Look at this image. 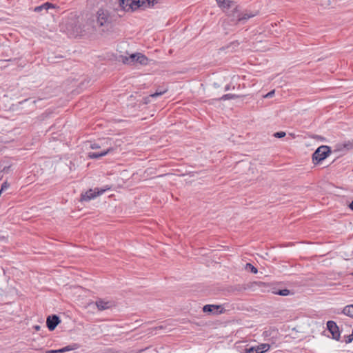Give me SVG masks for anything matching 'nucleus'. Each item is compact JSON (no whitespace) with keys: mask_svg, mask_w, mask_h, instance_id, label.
<instances>
[{"mask_svg":"<svg viewBox=\"0 0 353 353\" xmlns=\"http://www.w3.org/2000/svg\"><path fill=\"white\" fill-rule=\"evenodd\" d=\"M111 23L110 13L103 8L98 10L97 12V24L99 26H107Z\"/></svg>","mask_w":353,"mask_h":353,"instance_id":"20e7f679","label":"nucleus"},{"mask_svg":"<svg viewBox=\"0 0 353 353\" xmlns=\"http://www.w3.org/2000/svg\"><path fill=\"white\" fill-rule=\"evenodd\" d=\"M203 311L205 313H213L214 314H220L223 313L224 310L221 307V305H205Z\"/></svg>","mask_w":353,"mask_h":353,"instance_id":"0eeeda50","label":"nucleus"},{"mask_svg":"<svg viewBox=\"0 0 353 353\" xmlns=\"http://www.w3.org/2000/svg\"><path fill=\"white\" fill-rule=\"evenodd\" d=\"M225 8H229L227 6V3H225Z\"/></svg>","mask_w":353,"mask_h":353,"instance_id":"2f4dec72","label":"nucleus"},{"mask_svg":"<svg viewBox=\"0 0 353 353\" xmlns=\"http://www.w3.org/2000/svg\"><path fill=\"white\" fill-rule=\"evenodd\" d=\"M112 150H113L112 148L110 147V148H108L107 150H103V152H89L88 157L90 159H99V158L105 156L106 154H108L109 152H110Z\"/></svg>","mask_w":353,"mask_h":353,"instance_id":"9d476101","label":"nucleus"},{"mask_svg":"<svg viewBox=\"0 0 353 353\" xmlns=\"http://www.w3.org/2000/svg\"><path fill=\"white\" fill-rule=\"evenodd\" d=\"M285 134H286L285 132L281 131V132H275L274 134V137L276 138H283L285 136Z\"/></svg>","mask_w":353,"mask_h":353,"instance_id":"412c9836","label":"nucleus"},{"mask_svg":"<svg viewBox=\"0 0 353 353\" xmlns=\"http://www.w3.org/2000/svg\"><path fill=\"white\" fill-rule=\"evenodd\" d=\"M159 2V0H120L119 5L124 11L133 12L152 8Z\"/></svg>","mask_w":353,"mask_h":353,"instance_id":"f257e3e1","label":"nucleus"},{"mask_svg":"<svg viewBox=\"0 0 353 353\" xmlns=\"http://www.w3.org/2000/svg\"><path fill=\"white\" fill-rule=\"evenodd\" d=\"M331 152L330 148L327 145L319 147L312 154V161L314 164L323 161Z\"/></svg>","mask_w":353,"mask_h":353,"instance_id":"f03ea898","label":"nucleus"},{"mask_svg":"<svg viewBox=\"0 0 353 353\" xmlns=\"http://www.w3.org/2000/svg\"><path fill=\"white\" fill-rule=\"evenodd\" d=\"M350 336L353 338V329H352V334H350Z\"/></svg>","mask_w":353,"mask_h":353,"instance_id":"7c9ffc66","label":"nucleus"},{"mask_svg":"<svg viewBox=\"0 0 353 353\" xmlns=\"http://www.w3.org/2000/svg\"><path fill=\"white\" fill-rule=\"evenodd\" d=\"M95 305L99 310L103 311L111 308L114 305V303L111 301H105L102 299H99L96 301Z\"/></svg>","mask_w":353,"mask_h":353,"instance_id":"6e6552de","label":"nucleus"},{"mask_svg":"<svg viewBox=\"0 0 353 353\" xmlns=\"http://www.w3.org/2000/svg\"><path fill=\"white\" fill-rule=\"evenodd\" d=\"M245 353H259L256 347H251L245 350Z\"/></svg>","mask_w":353,"mask_h":353,"instance_id":"aec40b11","label":"nucleus"},{"mask_svg":"<svg viewBox=\"0 0 353 353\" xmlns=\"http://www.w3.org/2000/svg\"><path fill=\"white\" fill-rule=\"evenodd\" d=\"M350 275L353 276V272L350 274Z\"/></svg>","mask_w":353,"mask_h":353,"instance_id":"72a5a7b5","label":"nucleus"},{"mask_svg":"<svg viewBox=\"0 0 353 353\" xmlns=\"http://www.w3.org/2000/svg\"><path fill=\"white\" fill-rule=\"evenodd\" d=\"M105 190L99 188H94V190L90 189L87 192H85L84 194H81V201H90L92 199L96 198L97 196L101 195L103 194Z\"/></svg>","mask_w":353,"mask_h":353,"instance_id":"39448f33","label":"nucleus"},{"mask_svg":"<svg viewBox=\"0 0 353 353\" xmlns=\"http://www.w3.org/2000/svg\"><path fill=\"white\" fill-rule=\"evenodd\" d=\"M34 328L37 330H39L40 329V326L39 325H36L34 326Z\"/></svg>","mask_w":353,"mask_h":353,"instance_id":"c756f323","label":"nucleus"},{"mask_svg":"<svg viewBox=\"0 0 353 353\" xmlns=\"http://www.w3.org/2000/svg\"><path fill=\"white\" fill-rule=\"evenodd\" d=\"M245 269L247 270H250V272H252L254 274H256L258 272L257 269L254 266H253L251 263H249L245 265Z\"/></svg>","mask_w":353,"mask_h":353,"instance_id":"a211bd4d","label":"nucleus"},{"mask_svg":"<svg viewBox=\"0 0 353 353\" xmlns=\"http://www.w3.org/2000/svg\"><path fill=\"white\" fill-rule=\"evenodd\" d=\"M256 347L259 353H264L270 349V345L268 343H262Z\"/></svg>","mask_w":353,"mask_h":353,"instance_id":"4468645a","label":"nucleus"},{"mask_svg":"<svg viewBox=\"0 0 353 353\" xmlns=\"http://www.w3.org/2000/svg\"><path fill=\"white\" fill-rule=\"evenodd\" d=\"M123 62L125 64L139 63L141 65H145L148 63V59L141 53H134L129 57H123Z\"/></svg>","mask_w":353,"mask_h":353,"instance_id":"7ed1b4c3","label":"nucleus"},{"mask_svg":"<svg viewBox=\"0 0 353 353\" xmlns=\"http://www.w3.org/2000/svg\"><path fill=\"white\" fill-rule=\"evenodd\" d=\"M344 147L347 148V150L353 148V142L349 141L348 143H345L344 145Z\"/></svg>","mask_w":353,"mask_h":353,"instance_id":"b1692460","label":"nucleus"},{"mask_svg":"<svg viewBox=\"0 0 353 353\" xmlns=\"http://www.w3.org/2000/svg\"><path fill=\"white\" fill-rule=\"evenodd\" d=\"M343 313L353 318V304L345 306L343 310Z\"/></svg>","mask_w":353,"mask_h":353,"instance_id":"f8f14e48","label":"nucleus"},{"mask_svg":"<svg viewBox=\"0 0 353 353\" xmlns=\"http://www.w3.org/2000/svg\"><path fill=\"white\" fill-rule=\"evenodd\" d=\"M73 350V348L70 347V346H65L61 349H59V350H51L49 352L50 353H58V352H68V351H70Z\"/></svg>","mask_w":353,"mask_h":353,"instance_id":"dca6fc26","label":"nucleus"},{"mask_svg":"<svg viewBox=\"0 0 353 353\" xmlns=\"http://www.w3.org/2000/svg\"><path fill=\"white\" fill-rule=\"evenodd\" d=\"M327 328L332 336V339L336 341L340 339V332L336 323L333 321H329L327 323Z\"/></svg>","mask_w":353,"mask_h":353,"instance_id":"423d86ee","label":"nucleus"},{"mask_svg":"<svg viewBox=\"0 0 353 353\" xmlns=\"http://www.w3.org/2000/svg\"><path fill=\"white\" fill-rule=\"evenodd\" d=\"M353 341V338L350 335L346 336L345 343H350Z\"/></svg>","mask_w":353,"mask_h":353,"instance_id":"393cba45","label":"nucleus"},{"mask_svg":"<svg viewBox=\"0 0 353 353\" xmlns=\"http://www.w3.org/2000/svg\"><path fill=\"white\" fill-rule=\"evenodd\" d=\"M230 89V85H227L225 87V91H228Z\"/></svg>","mask_w":353,"mask_h":353,"instance_id":"c85d7f7f","label":"nucleus"},{"mask_svg":"<svg viewBox=\"0 0 353 353\" xmlns=\"http://www.w3.org/2000/svg\"><path fill=\"white\" fill-rule=\"evenodd\" d=\"M100 148H101V145L99 143H94L90 144V148H92L93 150L99 149Z\"/></svg>","mask_w":353,"mask_h":353,"instance_id":"5701e85b","label":"nucleus"},{"mask_svg":"<svg viewBox=\"0 0 353 353\" xmlns=\"http://www.w3.org/2000/svg\"><path fill=\"white\" fill-rule=\"evenodd\" d=\"M274 94V90H272L270 92H269L265 96V97L266 98H270L272 97Z\"/></svg>","mask_w":353,"mask_h":353,"instance_id":"a878e982","label":"nucleus"},{"mask_svg":"<svg viewBox=\"0 0 353 353\" xmlns=\"http://www.w3.org/2000/svg\"><path fill=\"white\" fill-rule=\"evenodd\" d=\"M8 185L6 184V183H3L2 184V186H1V189L0 190V193H1L2 191H3L5 189L8 188Z\"/></svg>","mask_w":353,"mask_h":353,"instance_id":"bb28decb","label":"nucleus"},{"mask_svg":"<svg viewBox=\"0 0 353 353\" xmlns=\"http://www.w3.org/2000/svg\"><path fill=\"white\" fill-rule=\"evenodd\" d=\"M274 293L280 296H288L291 294L290 291L288 289L279 290Z\"/></svg>","mask_w":353,"mask_h":353,"instance_id":"f3484780","label":"nucleus"},{"mask_svg":"<svg viewBox=\"0 0 353 353\" xmlns=\"http://www.w3.org/2000/svg\"><path fill=\"white\" fill-rule=\"evenodd\" d=\"M167 90H157L156 92L150 95V97H157L159 96H161L162 94H163L165 92H166Z\"/></svg>","mask_w":353,"mask_h":353,"instance_id":"6ab92c4d","label":"nucleus"},{"mask_svg":"<svg viewBox=\"0 0 353 353\" xmlns=\"http://www.w3.org/2000/svg\"><path fill=\"white\" fill-rule=\"evenodd\" d=\"M254 15H249L248 14H244L243 17H239L238 19V21H243V20H246V19H248L250 18H251L252 17H253Z\"/></svg>","mask_w":353,"mask_h":353,"instance_id":"4be33fe9","label":"nucleus"},{"mask_svg":"<svg viewBox=\"0 0 353 353\" xmlns=\"http://www.w3.org/2000/svg\"><path fill=\"white\" fill-rule=\"evenodd\" d=\"M54 8H55V6L54 4L49 3V2H46L39 6L35 7L34 10L36 12H40L43 10L48 11L49 9Z\"/></svg>","mask_w":353,"mask_h":353,"instance_id":"9b49d317","label":"nucleus"},{"mask_svg":"<svg viewBox=\"0 0 353 353\" xmlns=\"http://www.w3.org/2000/svg\"><path fill=\"white\" fill-rule=\"evenodd\" d=\"M239 96L234 94H226L223 95L219 99L222 101H225L228 99H234L238 98Z\"/></svg>","mask_w":353,"mask_h":353,"instance_id":"2eb2a0df","label":"nucleus"},{"mask_svg":"<svg viewBox=\"0 0 353 353\" xmlns=\"http://www.w3.org/2000/svg\"><path fill=\"white\" fill-rule=\"evenodd\" d=\"M59 323H60V319H59V316L55 314L49 316L47 318L46 325H47L48 328L50 331L54 330L56 328V327L59 325Z\"/></svg>","mask_w":353,"mask_h":353,"instance_id":"1a4fd4ad","label":"nucleus"},{"mask_svg":"<svg viewBox=\"0 0 353 353\" xmlns=\"http://www.w3.org/2000/svg\"><path fill=\"white\" fill-rule=\"evenodd\" d=\"M216 1L217 2V4L219 5V6L223 7V8H225V3H227V6L228 8H232L234 5V2L232 1H230V0H216Z\"/></svg>","mask_w":353,"mask_h":353,"instance_id":"ddd939ff","label":"nucleus"},{"mask_svg":"<svg viewBox=\"0 0 353 353\" xmlns=\"http://www.w3.org/2000/svg\"><path fill=\"white\" fill-rule=\"evenodd\" d=\"M215 87H218V85L216 83L214 84Z\"/></svg>","mask_w":353,"mask_h":353,"instance_id":"473e14b6","label":"nucleus"},{"mask_svg":"<svg viewBox=\"0 0 353 353\" xmlns=\"http://www.w3.org/2000/svg\"><path fill=\"white\" fill-rule=\"evenodd\" d=\"M349 208L353 210V201L349 204Z\"/></svg>","mask_w":353,"mask_h":353,"instance_id":"cd10ccee","label":"nucleus"}]
</instances>
